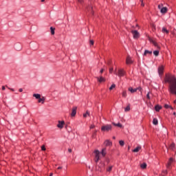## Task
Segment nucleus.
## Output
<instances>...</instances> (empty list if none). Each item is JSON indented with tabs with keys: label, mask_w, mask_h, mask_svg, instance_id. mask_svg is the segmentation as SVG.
<instances>
[{
	"label": "nucleus",
	"mask_w": 176,
	"mask_h": 176,
	"mask_svg": "<svg viewBox=\"0 0 176 176\" xmlns=\"http://www.w3.org/2000/svg\"><path fill=\"white\" fill-rule=\"evenodd\" d=\"M137 90H140V91H141V90H142V88H141V87H138L135 89H133V87L129 88V91H130L131 93H135L137 91Z\"/></svg>",
	"instance_id": "7"
},
{
	"label": "nucleus",
	"mask_w": 176,
	"mask_h": 176,
	"mask_svg": "<svg viewBox=\"0 0 176 176\" xmlns=\"http://www.w3.org/2000/svg\"><path fill=\"white\" fill-rule=\"evenodd\" d=\"M164 108H166V109H168V108H170V105H168V104H165V105H164Z\"/></svg>",
	"instance_id": "40"
},
{
	"label": "nucleus",
	"mask_w": 176,
	"mask_h": 176,
	"mask_svg": "<svg viewBox=\"0 0 176 176\" xmlns=\"http://www.w3.org/2000/svg\"><path fill=\"white\" fill-rule=\"evenodd\" d=\"M88 12H91L92 14H94V12H93V6H90L89 7L87 8Z\"/></svg>",
	"instance_id": "18"
},
{
	"label": "nucleus",
	"mask_w": 176,
	"mask_h": 176,
	"mask_svg": "<svg viewBox=\"0 0 176 176\" xmlns=\"http://www.w3.org/2000/svg\"><path fill=\"white\" fill-rule=\"evenodd\" d=\"M87 116H90V112L87 111L85 113L83 114V118H87Z\"/></svg>",
	"instance_id": "23"
},
{
	"label": "nucleus",
	"mask_w": 176,
	"mask_h": 176,
	"mask_svg": "<svg viewBox=\"0 0 176 176\" xmlns=\"http://www.w3.org/2000/svg\"><path fill=\"white\" fill-rule=\"evenodd\" d=\"M101 130L102 131H111V130H112V125L106 124L104 126H102Z\"/></svg>",
	"instance_id": "3"
},
{
	"label": "nucleus",
	"mask_w": 176,
	"mask_h": 176,
	"mask_svg": "<svg viewBox=\"0 0 176 176\" xmlns=\"http://www.w3.org/2000/svg\"><path fill=\"white\" fill-rule=\"evenodd\" d=\"M58 170L61 169V167H58Z\"/></svg>",
	"instance_id": "53"
},
{
	"label": "nucleus",
	"mask_w": 176,
	"mask_h": 176,
	"mask_svg": "<svg viewBox=\"0 0 176 176\" xmlns=\"http://www.w3.org/2000/svg\"><path fill=\"white\" fill-rule=\"evenodd\" d=\"M162 32H165L166 34H168V30L166 28H162Z\"/></svg>",
	"instance_id": "30"
},
{
	"label": "nucleus",
	"mask_w": 176,
	"mask_h": 176,
	"mask_svg": "<svg viewBox=\"0 0 176 176\" xmlns=\"http://www.w3.org/2000/svg\"><path fill=\"white\" fill-rule=\"evenodd\" d=\"M112 124H113V126H116L117 127H120V128L122 127V125L120 123L116 124L115 122H112Z\"/></svg>",
	"instance_id": "24"
},
{
	"label": "nucleus",
	"mask_w": 176,
	"mask_h": 176,
	"mask_svg": "<svg viewBox=\"0 0 176 176\" xmlns=\"http://www.w3.org/2000/svg\"><path fill=\"white\" fill-rule=\"evenodd\" d=\"M115 87H116V85L113 84V85L109 87V90H113V89H115Z\"/></svg>",
	"instance_id": "32"
},
{
	"label": "nucleus",
	"mask_w": 176,
	"mask_h": 176,
	"mask_svg": "<svg viewBox=\"0 0 176 176\" xmlns=\"http://www.w3.org/2000/svg\"><path fill=\"white\" fill-rule=\"evenodd\" d=\"M9 89V90H11V91H14V89H13V88H8Z\"/></svg>",
	"instance_id": "46"
},
{
	"label": "nucleus",
	"mask_w": 176,
	"mask_h": 176,
	"mask_svg": "<svg viewBox=\"0 0 176 176\" xmlns=\"http://www.w3.org/2000/svg\"><path fill=\"white\" fill-rule=\"evenodd\" d=\"M173 115L175 116V115H176L175 112L173 113Z\"/></svg>",
	"instance_id": "54"
},
{
	"label": "nucleus",
	"mask_w": 176,
	"mask_h": 176,
	"mask_svg": "<svg viewBox=\"0 0 176 176\" xmlns=\"http://www.w3.org/2000/svg\"><path fill=\"white\" fill-rule=\"evenodd\" d=\"M41 2H45V0H41Z\"/></svg>",
	"instance_id": "55"
},
{
	"label": "nucleus",
	"mask_w": 176,
	"mask_h": 176,
	"mask_svg": "<svg viewBox=\"0 0 176 176\" xmlns=\"http://www.w3.org/2000/svg\"><path fill=\"white\" fill-rule=\"evenodd\" d=\"M164 82L168 83V91L171 94H176V78L175 76L171 74H166L164 78Z\"/></svg>",
	"instance_id": "1"
},
{
	"label": "nucleus",
	"mask_w": 176,
	"mask_h": 176,
	"mask_svg": "<svg viewBox=\"0 0 176 176\" xmlns=\"http://www.w3.org/2000/svg\"><path fill=\"white\" fill-rule=\"evenodd\" d=\"M115 139H116L115 136H114V137H113V140H115Z\"/></svg>",
	"instance_id": "56"
},
{
	"label": "nucleus",
	"mask_w": 176,
	"mask_h": 176,
	"mask_svg": "<svg viewBox=\"0 0 176 176\" xmlns=\"http://www.w3.org/2000/svg\"><path fill=\"white\" fill-rule=\"evenodd\" d=\"M38 102H41L42 104H44V102H45V97H42V98H41V96H40V98L38 99Z\"/></svg>",
	"instance_id": "21"
},
{
	"label": "nucleus",
	"mask_w": 176,
	"mask_h": 176,
	"mask_svg": "<svg viewBox=\"0 0 176 176\" xmlns=\"http://www.w3.org/2000/svg\"><path fill=\"white\" fill-rule=\"evenodd\" d=\"M140 149H141V146H138V147H136L135 149L133 150V152H134L135 153H137V152L140 151Z\"/></svg>",
	"instance_id": "19"
},
{
	"label": "nucleus",
	"mask_w": 176,
	"mask_h": 176,
	"mask_svg": "<svg viewBox=\"0 0 176 176\" xmlns=\"http://www.w3.org/2000/svg\"><path fill=\"white\" fill-rule=\"evenodd\" d=\"M114 74L118 75L120 78H122V76H124V75H126V72H124V69H118V73L115 72Z\"/></svg>",
	"instance_id": "2"
},
{
	"label": "nucleus",
	"mask_w": 176,
	"mask_h": 176,
	"mask_svg": "<svg viewBox=\"0 0 176 176\" xmlns=\"http://www.w3.org/2000/svg\"><path fill=\"white\" fill-rule=\"evenodd\" d=\"M146 163H142V164H140V168H143V169H145V168H146Z\"/></svg>",
	"instance_id": "26"
},
{
	"label": "nucleus",
	"mask_w": 176,
	"mask_h": 176,
	"mask_svg": "<svg viewBox=\"0 0 176 176\" xmlns=\"http://www.w3.org/2000/svg\"><path fill=\"white\" fill-rule=\"evenodd\" d=\"M153 124H155V126L157 125L159 123V121L157 120V118H154L153 120Z\"/></svg>",
	"instance_id": "22"
},
{
	"label": "nucleus",
	"mask_w": 176,
	"mask_h": 176,
	"mask_svg": "<svg viewBox=\"0 0 176 176\" xmlns=\"http://www.w3.org/2000/svg\"><path fill=\"white\" fill-rule=\"evenodd\" d=\"M95 162L96 163H98V160H100V151L98 150H95Z\"/></svg>",
	"instance_id": "4"
},
{
	"label": "nucleus",
	"mask_w": 176,
	"mask_h": 176,
	"mask_svg": "<svg viewBox=\"0 0 176 176\" xmlns=\"http://www.w3.org/2000/svg\"><path fill=\"white\" fill-rule=\"evenodd\" d=\"M104 145H105V146H112V142H111L109 140H106L104 142Z\"/></svg>",
	"instance_id": "14"
},
{
	"label": "nucleus",
	"mask_w": 176,
	"mask_h": 176,
	"mask_svg": "<svg viewBox=\"0 0 176 176\" xmlns=\"http://www.w3.org/2000/svg\"><path fill=\"white\" fill-rule=\"evenodd\" d=\"M96 79L99 83H102V82H105V78L100 76V77H96Z\"/></svg>",
	"instance_id": "10"
},
{
	"label": "nucleus",
	"mask_w": 176,
	"mask_h": 176,
	"mask_svg": "<svg viewBox=\"0 0 176 176\" xmlns=\"http://www.w3.org/2000/svg\"><path fill=\"white\" fill-rule=\"evenodd\" d=\"M64 124H65V122L59 120L58 121V124L56 125V127L61 129L64 127Z\"/></svg>",
	"instance_id": "6"
},
{
	"label": "nucleus",
	"mask_w": 176,
	"mask_h": 176,
	"mask_svg": "<svg viewBox=\"0 0 176 176\" xmlns=\"http://www.w3.org/2000/svg\"><path fill=\"white\" fill-rule=\"evenodd\" d=\"M101 155L104 157L107 155V148H104L102 150Z\"/></svg>",
	"instance_id": "16"
},
{
	"label": "nucleus",
	"mask_w": 176,
	"mask_h": 176,
	"mask_svg": "<svg viewBox=\"0 0 176 176\" xmlns=\"http://www.w3.org/2000/svg\"><path fill=\"white\" fill-rule=\"evenodd\" d=\"M68 152H69V153H71V152H72V149L69 148V149H68Z\"/></svg>",
	"instance_id": "47"
},
{
	"label": "nucleus",
	"mask_w": 176,
	"mask_h": 176,
	"mask_svg": "<svg viewBox=\"0 0 176 176\" xmlns=\"http://www.w3.org/2000/svg\"><path fill=\"white\" fill-rule=\"evenodd\" d=\"M147 54H152V51H149L148 50H146L144 53V56H146Z\"/></svg>",
	"instance_id": "20"
},
{
	"label": "nucleus",
	"mask_w": 176,
	"mask_h": 176,
	"mask_svg": "<svg viewBox=\"0 0 176 176\" xmlns=\"http://www.w3.org/2000/svg\"><path fill=\"white\" fill-rule=\"evenodd\" d=\"M155 109L157 112H159V111H160V109H162V106L159 105V104H157L155 107Z\"/></svg>",
	"instance_id": "15"
},
{
	"label": "nucleus",
	"mask_w": 176,
	"mask_h": 176,
	"mask_svg": "<svg viewBox=\"0 0 176 176\" xmlns=\"http://www.w3.org/2000/svg\"><path fill=\"white\" fill-rule=\"evenodd\" d=\"M153 45H154V46H157V43L155 42V41H152Z\"/></svg>",
	"instance_id": "41"
},
{
	"label": "nucleus",
	"mask_w": 176,
	"mask_h": 176,
	"mask_svg": "<svg viewBox=\"0 0 176 176\" xmlns=\"http://www.w3.org/2000/svg\"><path fill=\"white\" fill-rule=\"evenodd\" d=\"M5 86H2V90H5Z\"/></svg>",
	"instance_id": "50"
},
{
	"label": "nucleus",
	"mask_w": 176,
	"mask_h": 176,
	"mask_svg": "<svg viewBox=\"0 0 176 176\" xmlns=\"http://www.w3.org/2000/svg\"><path fill=\"white\" fill-rule=\"evenodd\" d=\"M164 71V67L160 66L159 68H158V74H159V75H160V76L163 75Z\"/></svg>",
	"instance_id": "9"
},
{
	"label": "nucleus",
	"mask_w": 176,
	"mask_h": 176,
	"mask_svg": "<svg viewBox=\"0 0 176 176\" xmlns=\"http://www.w3.org/2000/svg\"><path fill=\"white\" fill-rule=\"evenodd\" d=\"M94 127H96V126H94V124H91V125L90 126V129H94Z\"/></svg>",
	"instance_id": "43"
},
{
	"label": "nucleus",
	"mask_w": 176,
	"mask_h": 176,
	"mask_svg": "<svg viewBox=\"0 0 176 176\" xmlns=\"http://www.w3.org/2000/svg\"><path fill=\"white\" fill-rule=\"evenodd\" d=\"M19 91H20V93H22L23 89H22V88H20V89H19Z\"/></svg>",
	"instance_id": "48"
},
{
	"label": "nucleus",
	"mask_w": 176,
	"mask_h": 176,
	"mask_svg": "<svg viewBox=\"0 0 176 176\" xmlns=\"http://www.w3.org/2000/svg\"><path fill=\"white\" fill-rule=\"evenodd\" d=\"M112 72H113V67L109 68V73L112 74Z\"/></svg>",
	"instance_id": "37"
},
{
	"label": "nucleus",
	"mask_w": 176,
	"mask_h": 176,
	"mask_svg": "<svg viewBox=\"0 0 176 176\" xmlns=\"http://www.w3.org/2000/svg\"><path fill=\"white\" fill-rule=\"evenodd\" d=\"M169 108H170V109H174V108H173V107H171V106H169Z\"/></svg>",
	"instance_id": "49"
},
{
	"label": "nucleus",
	"mask_w": 176,
	"mask_h": 176,
	"mask_svg": "<svg viewBox=\"0 0 176 176\" xmlns=\"http://www.w3.org/2000/svg\"><path fill=\"white\" fill-rule=\"evenodd\" d=\"M140 2L142 3V6H145V4H144V0H140Z\"/></svg>",
	"instance_id": "42"
},
{
	"label": "nucleus",
	"mask_w": 176,
	"mask_h": 176,
	"mask_svg": "<svg viewBox=\"0 0 176 176\" xmlns=\"http://www.w3.org/2000/svg\"><path fill=\"white\" fill-rule=\"evenodd\" d=\"M128 149H130V146L128 147Z\"/></svg>",
	"instance_id": "57"
},
{
	"label": "nucleus",
	"mask_w": 176,
	"mask_h": 176,
	"mask_svg": "<svg viewBox=\"0 0 176 176\" xmlns=\"http://www.w3.org/2000/svg\"><path fill=\"white\" fill-rule=\"evenodd\" d=\"M126 63L127 65H129V64H133V60L131 59V57H130V56H128L126 57Z\"/></svg>",
	"instance_id": "11"
},
{
	"label": "nucleus",
	"mask_w": 176,
	"mask_h": 176,
	"mask_svg": "<svg viewBox=\"0 0 176 176\" xmlns=\"http://www.w3.org/2000/svg\"><path fill=\"white\" fill-rule=\"evenodd\" d=\"M41 150H42V151H46V147H45V145H43V146H41Z\"/></svg>",
	"instance_id": "38"
},
{
	"label": "nucleus",
	"mask_w": 176,
	"mask_h": 176,
	"mask_svg": "<svg viewBox=\"0 0 176 176\" xmlns=\"http://www.w3.org/2000/svg\"><path fill=\"white\" fill-rule=\"evenodd\" d=\"M146 98H148V100H151V96H149V92L146 94Z\"/></svg>",
	"instance_id": "39"
},
{
	"label": "nucleus",
	"mask_w": 176,
	"mask_h": 176,
	"mask_svg": "<svg viewBox=\"0 0 176 176\" xmlns=\"http://www.w3.org/2000/svg\"><path fill=\"white\" fill-rule=\"evenodd\" d=\"M173 161L174 160L173 158L169 159V161L166 165L167 168H170V166H171V163H173Z\"/></svg>",
	"instance_id": "13"
},
{
	"label": "nucleus",
	"mask_w": 176,
	"mask_h": 176,
	"mask_svg": "<svg viewBox=\"0 0 176 176\" xmlns=\"http://www.w3.org/2000/svg\"><path fill=\"white\" fill-rule=\"evenodd\" d=\"M89 43L91 45V46H93V45H94V41L90 40Z\"/></svg>",
	"instance_id": "36"
},
{
	"label": "nucleus",
	"mask_w": 176,
	"mask_h": 176,
	"mask_svg": "<svg viewBox=\"0 0 176 176\" xmlns=\"http://www.w3.org/2000/svg\"><path fill=\"white\" fill-rule=\"evenodd\" d=\"M76 109H77V107H73L72 110V113H71V116L72 118H74L76 116Z\"/></svg>",
	"instance_id": "8"
},
{
	"label": "nucleus",
	"mask_w": 176,
	"mask_h": 176,
	"mask_svg": "<svg viewBox=\"0 0 176 176\" xmlns=\"http://www.w3.org/2000/svg\"><path fill=\"white\" fill-rule=\"evenodd\" d=\"M122 97H127V93L126 91L122 92Z\"/></svg>",
	"instance_id": "35"
},
{
	"label": "nucleus",
	"mask_w": 176,
	"mask_h": 176,
	"mask_svg": "<svg viewBox=\"0 0 176 176\" xmlns=\"http://www.w3.org/2000/svg\"><path fill=\"white\" fill-rule=\"evenodd\" d=\"M175 148V144L174 143H172L170 146L169 149H171L172 151H174V148Z\"/></svg>",
	"instance_id": "25"
},
{
	"label": "nucleus",
	"mask_w": 176,
	"mask_h": 176,
	"mask_svg": "<svg viewBox=\"0 0 176 176\" xmlns=\"http://www.w3.org/2000/svg\"><path fill=\"white\" fill-rule=\"evenodd\" d=\"M113 166H109L107 168V171L108 173H111V171H112V168H113Z\"/></svg>",
	"instance_id": "27"
},
{
	"label": "nucleus",
	"mask_w": 176,
	"mask_h": 176,
	"mask_svg": "<svg viewBox=\"0 0 176 176\" xmlns=\"http://www.w3.org/2000/svg\"><path fill=\"white\" fill-rule=\"evenodd\" d=\"M56 28L51 27L50 28V31H51V34L52 35H54V31H55Z\"/></svg>",
	"instance_id": "28"
},
{
	"label": "nucleus",
	"mask_w": 176,
	"mask_h": 176,
	"mask_svg": "<svg viewBox=\"0 0 176 176\" xmlns=\"http://www.w3.org/2000/svg\"><path fill=\"white\" fill-rule=\"evenodd\" d=\"M125 112H129L130 111V105H128L125 109H124Z\"/></svg>",
	"instance_id": "33"
},
{
	"label": "nucleus",
	"mask_w": 176,
	"mask_h": 176,
	"mask_svg": "<svg viewBox=\"0 0 176 176\" xmlns=\"http://www.w3.org/2000/svg\"><path fill=\"white\" fill-rule=\"evenodd\" d=\"M119 144H120V146H124V141L120 140Z\"/></svg>",
	"instance_id": "29"
},
{
	"label": "nucleus",
	"mask_w": 176,
	"mask_h": 176,
	"mask_svg": "<svg viewBox=\"0 0 176 176\" xmlns=\"http://www.w3.org/2000/svg\"><path fill=\"white\" fill-rule=\"evenodd\" d=\"M104 69H102L100 71V74H102V72H104Z\"/></svg>",
	"instance_id": "45"
},
{
	"label": "nucleus",
	"mask_w": 176,
	"mask_h": 176,
	"mask_svg": "<svg viewBox=\"0 0 176 176\" xmlns=\"http://www.w3.org/2000/svg\"><path fill=\"white\" fill-rule=\"evenodd\" d=\"M168 9L167 8V7H164L163 8H162L160 10V12L162 14H166V13H167Z\"/></svg>",
	"instance_id": "12"
},
{
	"label": "nucleus",
	"mask_w": 176,
	"mask_h": 176,
	"mask_svg": "<svg viewBox=\"0 0 176 176\" xmlns=\"http://www.w3.org/2000/svg\"><path fill=\"white\" fill-rule=\"evenodd\" d=\"M163 4L162 3H161V4H160V5H158V9H160V10H162V9H163Z\"/></svg>",
	"instance_id": "34"
},
{
	"label": "nucleus",
	"mask_w": 176,
	"mask_h": 176,
	"mask_svg": "<svg viewBox=\"0 0 176 176\" xmlns=\"http://www.w3.org/2000/svg\"><path fill=\"white\" fill-rule=\"evenodd\" d=\"M33 97H35V98L36 100H39V98H41V94H33Z\"/></svg>",
	"instance_id": "17"
},
{
	"label": "nucleus",
	"mask_w": 176,
	"mask_h": 176,
	"mask_svg": "<svg viewBox=\"0 0 176 176\" xmlns=\"http://www.w3.org/2000/svg\"><path fill=\"white\" fill-rule=\"evenodd\" d=\"M50 176H53V173H50Z\"/></svg>",
	"instance_id": "52"
},
{
	"label": "nucleus",
	"mask_w": 176,
	"mask_h": 176,
	"mask_svg": "<svg viewBox=\"0 0 176 176\" xmlns=\"http://www.w3.org/2000/svg\"><path fill=\"white\" fill-rule=\"evenodd\" d=\"M131 33L133 35L134 39H138L140 38V33L137 30H132Z\"/></svg>",
	"instance_id": "5"
},
{
	"label": "nucleus",
	"mask_w": 176,
	"mask_h": 176,
	"mask_svg": "<svg viewBox=\"0 0 176 176\" xmlns=\"http://www.w3.org/2000/svg\"><path fill=\"white\" fill-rule=\"evenodd\" d=\"M78 2H79V3H83V0H78Z\"/></svg>",
	"instance_id": "44"
},
{
	"label": "nucleus",
	"mask_w": 176,
	"mask_h": 176,
	"mask_svg": "<svg viewBox=\"0 0 176 176\" xmlns=\"http://www.w3.org/2000/svg\"><path fill=\"white\" fill-rule=\"evenodd\" d=\"M17 50H21V47H19V48H16Z\"/></svg>",
	"instance_id": "51"
},
{
	"label": "nucleus",
	"mask_w": 176,
	"mask_h": 176,
	"mask_svg": "<svg viewBox=\"0 0 176 176\" xmlns=\"http://www.w3.org/2000/svg\"><path fill=\"white\" fill-rule=\"evenodd\" d=\"M153 54H154V56L157 57V56H159V51H157V50L154 51Z\"/></svg>",
	"instance_id": "31"
}]
</instances>
